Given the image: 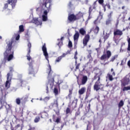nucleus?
<instances>
[{
  "label": "nucleus",
  "mask_w": 130,
  "mask_h": 130,
  "mask_svg": "<svg viewBox=\"0 0 130 130\" xmlns=\"http://www.w3.org/2000/svg\"><path fill=\"white\" fill-rule=\"evenodd\" d=\"M52 2L51 0H42L40 2V7L44 11L42 16L43 22H46L48 20L47 15L51 10Z\"/></svg>",
  "instance_id": "f257e3e1"
},
{
  "label": "nucleus",
  "mask_w": 130,
  "mask_h": 130,
  "mask_svg": "<svg viewBox=\"0 0 130 130\" xmlns=\"http://www.w3.org/2000/svg\"><path fill=\"white\" fill-rule=\"evenodd\" d=\"M13 43L14 41L10 40L6 43V50L4 53L5 59H7L8 61H11L14 58V50H13Z\"/></svg>",
  "instance_id": "f03ea898"
},
{
  "label": "nucleus",
  "mask_w": 130,
  "mask_h": 130,
  "mask_svg": "<svg viewBox=\"0 0 130 130\" xmlns=\"http://www.w3.org/2000/svg\"><path fill=\"white\" fill-rule=\"evenodd\" d=\"M112 53L111 51L108 50L106 51L105 54H104L101 57V59L102 60H104V61H105V59H109L110 57H111Z\"/></svg>",
  "instance_id": "7ed1b4c3"
},
{
  "label": "nucleus",
  "mask_w": 130,
  "mask_h": 130,
  "mask_svg": "<svg viewBox=\"0 0 130 130\" xmlns=\"http://www.w3.org/2000/svg\"><path fill=\"white\" fill-rule=\"evenodd\" d=\"M42 50L43 52V55H44L46 59L49 60V56H48V53L47 52V48H46V44L44 43L42 47Z\"/></svg>",
  "instance_id": "20e7f679"
},
{
  "label": "nucleus",
  "mask_w": 130,
  "mask_h": 130,
  "mask_svg": "<svg viewBox=\"0 0 130 130\" xmlns=\"http://www.w3.org/2000/svg\"><path fill=\"white\" fill-rule=\"evenodd\" d=\"M79 37H80V34L78 31H76L75 34L74 35L75 48L77 47V44H78V41H79Z\"/></svg>",
  "instance_id": "39448f33"
},
{
  "label": "nucleus",
  "mask_w": 130,
  "mask_h": 130,
  "mask_svg": "<svg viewBox=\"0 0 130 130\" xmlns=\"http://www.w3.org/2000/svg\"><path fill=\"white\" fill-rule=\"evenodd\" d=\"M27 54L26 55L27 60H30L31 59V56H30V53H31V47H32V45L30 42H28L27 44Z\"/></svg>",
  "instance_id": "423d86ee"
},
{
  "label": "nucleus",
  "mask_w": 130,
  "mask_h": 130,
  "mask_svg": "<svg viewBox=\"0 0 130 130\" xmlns=\"http://www.w3.org/2000/svg\"><path fill=\"white\" fill-rule=\"evenodd\" d=\"M11 77V73L7 74V80L6 82L5 87L6 88H10L11 83L12 82V77Z\"/></svg>",
  "instance_id": "0eeeda50"
},
{
  "label": "nucleus",
  "mask_w": 130,
  "mask_h": 130,
  "mask_svg": "<svg viewBox=\"0 0 130 130\" xmlns=\"http://www.w3.org/2000/svg\"><path fill=\"white\" fill-rule=\"evenodd\" d=\"M89 40H90V35L87 34L85 36L84 38L83 39V46H87V44H88Z\"/></svg>",
  "instance_id": "6e6552de"
},
{
  "label": "nucleus",
  "mask_w": 130,
  "mask_h": 130,
  "mask_svg": "<svg viewBox=\"0 0 130 130\" xmlns=\"http://www.w3.org/2000/svg\"><path fill=\"white\" fill-rule=\"evenodd\" d=\"M68 20L70 22L77 21V17H76V15H75L74 14H69Z\"/></svg>",
  "instance_id": "1a4fd4ad"
},
{
  "label": "nucleus",
  "mask_w": 130,
  "mask_h": 130,
  "mask_svg": "<svg viewBox=\"0 0 130 130\" xmlns=\"http://www.w3.org/2000/svg\"><path fill=\"white\" fill-rule=\"evenodd\" d=\"M88 81V77L87 76H83L81 79V84H80V82L79 80H77V84L79 86H81V85H85L87 81Z\"/></svg>",
  "instance_id": "9d476101"
},
{
  "label": "nucleus",
  "mask_w": 130,
  "mask_h": 130,
  "mask_svg": "<svg viewBox=\"0 0 130 130\" xmlns=\"http://www.w3.org/2000/svg\"><path fill=\"white\" fill-rule=\"evenodd\" d=\"M29 66V75H32V74H34V68H33V63L32 62H30L28 64Z\"/></svg>",
  "instance_id": "9b49d317"
},
{
  "label": "nucleus",
  "mask_w": 130,
  "mask_h": 130,
  "mask_svg": "<svg viewBox=\"0 0 130 130\" xmlns=\"http://www.w3.org/2000/svg\"><path fill=\"white\" fill-rule=\"evenodd\" d=\"M98 19H96L94 22L93 24L95 26H93V28L91 29L92 31H93L94 33H98V26H97V20Z\"/></svg>",
  "instance_id": "f8f14e48"
},
{
  "label": "nucleus",
  "mask_w": 130,
  "mask_h": 130,
  "mask_svg": "<svg viewBox=\"0 0 130 130\" xmlns=\"http://www.w3.org/2000/svg\"><path fill=\"white\" fill-rule=\"evenodd\" d=\"M7 3L8 5L11 4L12 9H14L16 7V4L17 3V0H8Z\"/></svg>",
  "instance_id": "ddd939ff"
},
{
  "label": "nucleus",
  "mask_w": 130,
  "mask_h": 130,
  "mask_svg": "<svg viewBox=\"0 0 130 130\" xmlns=\"http://www.w3.org/2000/svg\"><path fill=\"white\" fill-rule=\"evenodd\" d=\"M52 74H53V71L51 70V66L49 65V69H48V78L49 79L52 77Z\"/></svg>",
  "instance_id": "4468645a"
},
{
  "label": "nucleus",
  "mask_w": 130,
  "mask_h": 130,
  "mask_svg": "<svg viewBox=\"0 0 130 130\" xmlns=\"http://www.w3.org/2000/svg\"><path fill=\"white\" fill-rule=\"evenodd\" d=\"M76 21L78 20H80V19H81V18H83L84 16V14L83 13L79 12L78 14H77L76 15Z\"/></svg>",
  "instance_id": "2eb2a0df"
},
{
  "label": "nucleus",
  "mask_w": 130,
  "mask_h": 130,
  "mask_svg": "<svg viewBox=\"0 0 130 130\" xmlns=\"http://www.w3.org/2000/svg\"><path fill=\"white\" fill-rule=\"evenodd\" d=\"M93 9H96V2H94L92 6H91L89 8V15L91 14V13H92V11H93Z\"/></svg>",
  "instance_id": "dca6fc26"
},
{
  "label": "nucleus",
  "mask_w": 130,
  "mask_h": 130,
  "mask_svg": "<svg viewBox=\"0 0 130 130\" xmlns=\"http://www.w3.org/2000/svg\"><path fill=\"white\" fill-rule=\"evenodd\" d=\"M39 115L41 116V118H45L47 117V113L45 111L42 112L39 114Z\"/></svg>",
  "instance_id": "f3484780"
},
{
  "label": "nucleus",
  "mask_w": 130,
  "mask_h": 130,
  "mask_svg": "<svg viewBox=\"0 0 130 130\" xmlns=\"http://www.w3.org/2000/svg\"><path fill=\"white\" fill-rule=\"evenodd\" d=\"M32 23H34L37 26H39V25H41V22L38 20V18H34L32 20Z\"/></svg>",
  "instance_id": "a211bd4d"
},
{
  "label": "nucleus",
  "mask_w": 130,
  "mask_h": 130,
  "mask_svg": "<svg viewBox=\"0 0 130 130\" xmlns=\"http://www.w3.org/2000/svg\"><path fill=\"white\" fill-rule=\"evenodd\" d=\"M122 34V31L119 29H117L114 31V35H118L119 36H121Z\"/></svg>",
  "instance_id": "6ab92c4d"
},
{
  "label": "nucleus",
  "mask_w": 130,
  "mask_h": 130,
  "mask_svg": "<svg viewBox=\"0 0 130 130\" xmlns=\"http://www.w3.org/2000/svg\"><path fill=\"white\" fill-rule=\"evenodd\" d=\"M51 108H53V107H58V104L57 103V100H55L54 101L53 103H51L50 106Z\"/></svg>",
  "instance_id": "aec40b11"
},
{
  "label": "nucleus",
  "mask_w": 130,
  "mask_h": 130,
  "mask_svg": "<svg viewBox=\"0 0 130 130\" xmlns=\"http://www.w3.org/2000/svg\"><path fill=\"white\" fill-rule=\"evenodd\" d=\"M79 33L82 36H85L86 35V30H85V28L82 27L79 29Z\"/></svg>",
  "instance_id": "412c9836"
},
{
  "label": "nucleus",
  "mask_w": 130,
  "mask_h": 130,
  "mask_svg": "<svg viewBox=\"0 0 130 130\" xmlns=\"http://www.w3.org/2000/svg\"><path fill=\"white\" fill-rule=\"evenodd\" d=\"M0 103L1 105L7 104V102H6V98H4V96L0 98Z\"/></svg>",
  "instance_id": "4be33fe9"
},
{
  "label": "nucleus",
  "mask_w": 130,
  "mask_h": 130,
  "mask_svg": "<svg viewBox=\"0 0 130 130\" xmlns=\"http://www.w3.org/2000/svg\"><path fill=\"white\" fill-rule=\"evenodd\" d=\"M99 3L104 8V12H106V8L105 7V5H104V0H99Z\"/></svg>",
  "instance_id": "5701e85b"
},
{
  "label": "nucleus",
  "mask_w": 130,
  "mask_h": 130,
  "mask_svg": "<svg viewBox=\"0 0 130 130\" xmlns=\"http://www.w3.org/2000/svg\"><path fill=\"white\" fill-rule=\"evenodd\" d=\"M86 92V88L82 87L79 90L78 93L80 95H83L84 93Z\"/></svg>",
  "instance_id": "b1692460"
},
{
  "label": "nucleus",
  "mask_w": 130,
  "mask_h": 130,
  "mask_svg": "<svg viewBox=\"0 0 130 130\" xmlns=\"http://www.w3.org/2000/svg\"><path fill=\"white\" fill-rule=\"evenodd\" d=\"M106 32V35L104 37V39H107L108 37H109V35L107 34V32H108V29L107 28H105V30H104L103 32L104 34Z\"/></svg>",
  "instance_id": "393cba45"
},
{
  "label": "nucleus",
  "mask_w": 130,
  "mask_h": 130,
  "mask_svg": "<svg viewBox=\"0 0 130 130\" xmlns=\"http://www.w3.org/2000/svg\"><path fill=\"white\" fill-rule=\"evenodd\" d=\"M123 105H124V102H123V100H121L118 104L119 108V109L121 108V107H122V106H123Z\"/></svg>",
  "instance_id": "a878e982"
},
{
  "label": "nucleus",
  "mask_w": 130,
  "mask_h": 130,
  "mask_svg": "<svg viewBox=\"0 0 130 130\" xmlns=\"http://www.w3.org/2000/svg\"><path fill=\"white\" fill-rule=\"evenodd\" d=\"M19 32H24V31H25V29H24V25H19Z\"/></svg>",
  "instance_id": "bb28decb"
},
{
  "label": "nucleus",
  "mask_w": 130,
  "mask_h": 130,
  "mask_svg": "<svg viewBox=\"0 0 130 130\" xmlns=\"http://www.w3.org/2000/svg\"><path fill=\"white\" fill-rule=\"evenodd\" d=\"M93 89L95 91H98V81H96L94 85Z\"/></svg>",
  "instance_id": "cd10ccee"
},
{
  "label": "nucleus",
  "mask_w": 130,
  "mask_h": 130,
  "mask_svg": "<svg viewBox=\"0 0 130 130\" xmlns=\"http://www.w3.org/2000/svg\"><path fill=\"white\" fill-rule=\"evenodd\" d=\"M39 121H40V117L39 116L36 117L34 119V122H35V123H37V122H39Z\"/></svg>",
  "instance_id": "c85d7f7f"
},
{
  "label": "nucleus",
  "mask_w": 130,
  "mask_h": 130,
  "mask_svg": "<svg viewBox=\"0 0 130 130\" xmlns=\"http://www.w3.org/2000/svg\"><path fill=\"white\" fill-rule=\"evenodd\" d=\"M15 102L17 105H20L21 104V99L17 98L15 100Z\"/></svg>",
  "instance_id": "c756f323"
},
{
  "label": "nucleus",
  "mask_w": 130,
  "mask_h": 130,
  "mask_svg": "<svg viewBox=\"0 0 130 130\" xmlns=\"http://www.w3.org/2000/svg\"><path fill=\"white\" fill-rule=\"evenodd\" d=\"M61 59H62V58H61V57L60 56L58 57L57 58H56V59L55 60V63L60 62Z\"/></svg>",
  "instance_id": "7c9ffc66"
},
{
  "label": "nucleus",
  "mask_w": 130,
  "mask_h": 130,
  "mask_svg": "<svg viewBox=\"0 0 130 130\" xmlns=\"http://www.w3.org/2000/svg\"><path fill=\"white\" fill-rule=\"evenodd\" d=\"M66 114H69L70 113H72V111H71V109L70 108H67L66 110Z\"/></svg>",
  "instance_id": "2f4dec72"
},
{
  "label": "nucleus",
  "mask_w": 130,
  "mask_h": 130,
  "mask_svg": "<svg viewBox=\"0 0 130 130\" xmlns=\"http://www.w3.org/2000/svg\"><path fill=\"white\" fill-rule=\"evenodd\" d=\"M128 90H130V86H127V87H124L122 88V91H123L124 92L125 91H128Z\"/></svg>",
  "instance_id": "473e14b6"
},
{
  "label": "nucleus",
  "mask_w": 130,
  "mask_h": 130,
  "mask_svg": "<svg viewBox=\"0 0 130 130\" xmlns=\"http://www.w3.org/2000/svg\"><path fill=\"white\" fill-rule=\"evenodd\" d=\"M54 93L56 95H58V89H57L56 87L54 88Z\"/></svg>",
  "instance_id": "72a5a7b5"
},
{
  "label": "nucleus",
  "mask_w": 130,
  "mask_h": 130,
  "mask_svg": "<svg viewBox=\"0 0 130 130\" xmlns=\"http://www.w3.org/2000/svg\"><path fill=\"white\" fill-rule=\"evenodd\" d=\"M63 83V81L62 80H59L57 83L58 87L59 88V86H60L61 84H62Z\"/></svg>",
  "instance_id": "f704fd0d"
},
{
  "label": "nucleus",
  "mask_w": 130,
  "mask_h": 130,
  "mask_svg": "<svg viewBox=\"0 0 130 130\" xmlns=\"http://www.w3.org/2000/svg\"><path fill=\"white\" fill-rule=\"evenodd\" d=\"M108 77L110 81H113V77H112V75L110 74H108Z\"/></svg>",
  "instance_id": "c9c22d12"
},
{
  "label": "nucleus",
  "mask_w": 130,
  "mask_h": 130,
  "mask_svg": "<svg viewBox=\"0 0 130 130\" xmlns=\"http://www.w3.org/2000/svg\"><path fill=\"white\" fill-rule=\"evenodd\" d=\"M128 83H129V80H128L127 82L124 81L122 83V86H123V87H125L127 85H128Z\"/></svg>",
  "instance_id": "e433bc0d"
},
{
  "label": "nucleus",
  "mask_w": 130,
  "mask_h": 130,
  "mask_svg": "<svg viewBox=\"0 0 130 130\" xmlns=\"http://www.w3.org/2000/svg\"><path fill=\"white\" fill-rule=\"evenodd\" d=\"M68 47L69 48H72V47H73V43H72V41H69Z\"/></svg>",
  "instance_id": "4c0bfd02"
},
{
  "label": "nucleus",
  "mask_w": 130,
  "mask_h": 130,
  "mask_svg": "<svg viewBox=\"0 0 130 130\" xmlns=\"http://www.w3.org/2000/svg\"><path fill=\"white\" fill-rule=\"evenodd\" d=\"M60 120H61V119L60 117H57L55 121V122H56L57 123H59L60 122Z\"/></svg>",
  "instance_id": "58836bf2"
},
{
  "label": "nucleus",
  "mask_w": 130,
  "mask_h": 130,
  "mask_svg": "<svg viewBox=\"0 0 130 130\" xmlns=\"http://www.w3.org/2000/svg\"><path fill=\"white\" fill-rule=\"evenodd\" d=\"M117 55H115L114 56H112L111 59V61H114L115 58H117Z\"/></svg>",
  "instance_id": "ea45409f"
},
{
  "label": "nucleus",
  "mask_w": 130,
  "mask_h": 130,
  "mask_svg": "<svg viewBox=\"0 0 130 130\" xmlns=\"http://www.w3.org/2000/svg\"><path fill=\"white\" fill-rule=\"evenodd\" d=\"M72 94H73V90L70 89V90H69V94H68V97H69V98H72Z\"/></svg>",
  "instance_id": "a19ab883"
},
{
  "label": "nucleus",
  "mask_w": 130,
  "mask_h": 130,
  "mask_svg": "<svg viewBox=\"0 0 130 130\" xmlns=\"http://www.w3.org/2000/svg\"><path fill=\"white\" fill-rule=\"evenodd\" d=\"M81 63H78L76 64V68L75 69V71H76L77 70H79V69H80V66Z\"/></svg>",
  "instance_id": "79ce46f5"
},
{
  "label": "nucleus",
  "mask_w": 130,
  "mask_h": 130,
  "mask_svg": "<svg viewBox=\"0 0 130 130\" xmlns=\"http://www.w3.org/2000/svg\"><path fill=\"white\" fill-rule=\"evenodd\" d=\"M9 70H10V76H13L12 72H14V69L13 68V67H10Z\"/></svg>",
  "instance_id": "37998d69"
},
{
  "label": "nucleus",
  "mask_w": 130,
  "mask_h": 130,
  "mask_svg": "<svg viewBox=\"0 0 130 130\" xmlns=\"http://www.w3.org/2000/svg\"><path fill=\"white\" fill-rule=\"evenodd\" d=\"M73 6L74 4H73V3H72V2H70L68 4L69 8H73Z\"/></svg>",
  "instance_id": "c03bdc74"
},
{
  "label": "nucleus",
  "mask_w": 130,
  "mask_h": 130,
  "mask_svg": "<svg viewBox=\"0 0 130 130\" xmlns=\"http://www.w3.org/2000/svg\"><path fill=\"white\" fill-rule=\"evenodd\" d=\"M127 50L130 51V38L128 40V48Z\"/></svg>",
  "instance_id": "a18cd8bd"
},
{
  "label": "nucleus",
  "mask_w": 130,
  "mask_h": 130,
  "mask_svg": "<svg viewBox=\"0 0 130 130\" xmlns=\"http://www.w3.org/2000/svg\"><path fill=\"white\" fill-rule=\"evenodd\" d=\"M80 114H81V112H80V111L78 110L77 112H76L75 116H79Z\"/></svg>",
  "instance_id": "49530a36"
},
{
  "label": "nucleus",
  "mask_w": 130,
  "mask_h": 130,
  "mask_svg": "<svg viewBox=\"0 0 130 130\" xmlns=\"http://www.w3.org/2000/svg\"><path fill=\"white\" fill-rule=\"evenodd\" d=\"M67 54L68 52H67L66 53H63L61 56H60V57H61V58H62L63 57H66V56L67 55Z\"/></svg>",
  "instance_id": "de8ad7c7"
},
{
  "label": "nucleus",
  "mask_w": 130,
  "mask_h": 130,
  "mask_svg": "<svg viewBox=\"0 0 130 130\" xmlns=\"http://www.w3.org/2000/svg\"><path fill=\"white\" fill-rule=\"evenodd\" d=\"M50 99V98L49 96H46L44 98V101H48Z\"/></svg>",
  "instance_id": "09e8293b"
},
{
  "label": "nucleus",
  "mask_w": 130,
  "mask_h": 130,
  "mask_svg": "<svg viewBox=\"0 0 130 130\" xmlns=\"http://www.w3.org/2000/svg\"><path fill=\"white\" fill-rule=\"evenodd\" d=\"M8 7H9V4H5L4 5V9H8Z\"/></svg>",
  "instance_id": "8fccbe9b"
},
{
  "label": "nucleus",
  "mask_w": 130,
  "mask_h": 130,
  "mask_svg": "<svg viewBox=\"0 0 130 130\" xmlns=\"http://www.w3.org/2000/svg\"><path fill=\"white\" fill-rule=\"evenodd\" d=\"M46 90L47 91V93H49V88H48V85H46Z\"/></svg>",
  "instance_id": "3c124183"
},
{
  "label": "nucleus",
  "mask_w": 130,
  "mask_h": 130,
  "mask_svg": "<svg viewBox=\"0 0 130 130\" xmlns=\"http://www.w3.org/2000/svg\"><path fill=\"white\" fill-rule=\"evenodd\" d=\"M102 16H103V13H102L101 12H100V16L99 18L100 19L102 18Z\"/></svg>",
  "instance_id": "603ef678"
},
{
  "label": "nucleus",
  "mask_w": 130,
  "mask_h": 130,
  "mask_svg": "<svg viewBox=\"0 0 130 130\" xmlns=\"http://www.w3.org/2000/svg\"><path fill=\"white\" fill-rule=\"evenodd\" d=\"M20 126H21V125L20 124H18L15 126V128H16V129H17V128H18V127H20Z\"/></svg>",
  "instance_id": "864d4df0"
},
{
  "label": "nucleus",
  "mask_w": 130,
  "mask_h": 130,
  "mask_svg": "<svg viewBox=\"0 0 130 130\" xmlns=\"http://www.w3.org/2000/svg\"><path fill=\"white\" fill-rule=\"evenodd\" d=\"M112 14H113V12H111L110 14L108 15L109 18H111V16H112Z\"/></svg>",
  "instance_id": "5fc2aeb1"
},
{
  "label": "nucleus",
  "mask_w": 130,
  "mask_h": 130,
  "mask_svg": "<svg viewBox=\"0 0 130 130\" xmlns=\"http://www.w3.org/2000/svg\"><path fill=\"white\" fill-rule=\"evenodd\" d=\"M110 22H111V20H108L107 21V22H106L107 25H108V24H110Z\"/></svg>",
  "instance_id": "6e6d98bb"
},
{
  "label": "nucleus",
  "mask_w": 130,
  "mask_h": 130,
  "mask_svg": "<svg viewBox=\"0 0 130 130\" xmlns=\"http://www.w3.org/2000/svg\"><path fill=\"white\" fill-rule=\"evenodd\" d=\"M11 130H17V129H16V128H15V129H14V126H13V125H11Z\"/></svg>",
  "instance_id": "4d7b16f0"
},
{
  "label": "nucleus",
  "mask_w": 130,
  "mask_h": 130,
  "mask_svg": "<svg viewBox=\"0 0 130 130\" xmlns=\"http://www.w3.org/2000/svg\"><path fill=\"white\" fill-rule=\"evenodd\" d=\"M19 114H20V116L21 117H22V116H23V111H21V112L19 113Z\"/></svg>",
  "instance_id": "13d9d810"
},
{
  "label": "nucleus",
  "mask_w": 130,
  "mask_h": 130,
  "mask_svg": "<svg viewBox=\"0 0 130 130\" xmlns=\"http://www.w3.org/2000/svg\"><path fill=\"white\" fill-rule=\"evenodd\" d=\"M20 39V35H18L16 37V40H19Z\"/></svg>",
  "instance_id": "bf43d9fd"
},
{
  "label": "nucleus",
  "mask_w": 130,
  "mask_h": 130,
  "mask_svg": "<svg viewBox=\"0 0 130 130\" xmlns=\"http://www.w3.org/2000/svg\"><path fill=\"white\" fill-rule=\"evenodd\" d=\"M51 82H52V85H53L54 83V77H53L52 79L51 80Z\"/></svg>",
  "instance_id": "052dcab7"
},
{
  "label": "nucleus",
  "mask_w": 130,
  "mask_h": 130,
  "mask_svg": "<svg viewBox=\"0 0 130 130\" xmlns=\"http://www.w3.org/2000/svg\"><path fill=\"white\" fill-rule=\"evenodd\" d=\"M105 7H107V8L109 9H110V5L109 4H106V5H105Z\"/></svg>",
  "instance_id": "680f3d73"
},
{
  "label": "nucleus",
  "mask_w": 130,
  "mask_h": 130,
  "mask_svg": "<svg viewBox=\"0 0 130 130\" xmlns=\"http://www.w3.org/2000/svg\"><path fill=\"white\" fill-rule=\"evenodd\" d=\"M90 107H91V105L90 104H89L88 105V107H87L88 110H90Z\"/></svg>",
  "instance_id": "e2e57ef3"
},
{
  "label": "nucleus",
  "mask_w": 130,
  "mask_h": 130,
  "mask_svg": "<svg viewBox=\"0 0 130 130\" xmlns=\"http://www.w3.org/2000/svg\"><path fill=\"white\" fill-rule=\"evenodd\" d=\"M19 82H20V83L21 84V85H22V84H23V83H24V80H22V79H20L19 80Z\"/></svg>",
  "instance_id": "0e129e2a"
},
{
  "label": "nucleus",
  "mask_w": 130,
  "mask_h": 130,
  "mask_svg": "<svg viewBox=\"0 0 130 130\" xmlns=\"http://www.w3.org/2000/svg\"><path fill=\"white\" fill-rule=\"evenodd\" d=\"M7 106H8V108H6L7 110H10V109H11V107H10V105H7Z\"/></svg>",
  "instance_id": "69168bd1"
},
{
  "label": "nucleus",
  "mask_w": 130,
  "mask_h": 130,
  "mask_svg": "<svg viewBox=\"0 0 130 130\" xmlns=\"http://www.w3.org/2000/svg\"><path fill=\"white\" fill-rule=\"evenodd\" d=\"M87 57L88 58H91V54H88V56H87Z\"/></svg>",
  "instance_id": "338daca9"
},
{
  "label": "nucleus",
  "mask_w": 130,
  "mask_h": 130,
  "mask_svg": "<svg viewBox=\"0 0 130 130\" xmlns=\"http://www.w3.org/2000/svg\"><path fill=\"white\" fill-rule=\"evenodd\" d=\"M127 64H128V67L130 68V60L128 61Z\"/></svg>",
  "instance_id": "774afa93"
}]
</instances>
